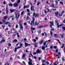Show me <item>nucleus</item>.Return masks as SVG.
I'll return each mask as SVG.
<instances>
[{
  "instance_id": "1",
  "label": "nucleus",
  "mask_w": 65,
  "mask_h": 65,
  "mask_svg": "<svg viewBox=\"0 0 65 65\" xmlns=\"http://www.w3.org/2000/svg\"><path fill=\"white\" fill-rule=\"evenodd\" d=\"M20 17V14L19 13H17L16 15V18L17 19H19Z\"/></svg>"
},
{
  "instance_id": "2",
  "label": "nucleus",
  "mask_w": 65,
  "mask_h": 65,
  "mask_svg": "<svg viewBox=\"0 0 65 65\" xmlns=\"http://www.w3.org/2000/svg\"><path fill=\"white\" fill-rule=\"evenodd\" d=\"M19 6V4H18V3H15L13 4V6L14 7H17Z\"/></svg>"
},
{
  "instance_id": "3",
  "label": "nucleus",
  "mask_w": 65,
  "mask_h": 65,
  "mask_svg": "<svg viewBox=\"0 0 65 65\" xmlns=\"http://www.w3.org/2000/svg\"><path fill=\"white\" fill-rule=\"evenodd\" d=\"M33 15L35 17H36L38 16V14H36L35 13H34Z\"/></svg>"
},
{
  "instance_id": "4",
  "label": "nucleus",
  "mask_w": 65,
  "mask_h": 65,
  "mask_svg": "<svg viewBox=\"0 0 65 65\" xmlns=\"http://www.w3.org/2000/svg\"><path fill=\"white\" fill-rule=\"evenodd\" d=\"M50 7H54V8H57V7H55V5L54 4H52L50 5Z\"/></svg>"
},
{
  "instance_id": "5",
  "label": "nucleus",
  "mask_w": 65,
  "mask_h": 65,
  "mask_svg": "<svg viewBox=\"0 0 65 65\" xmlns=\"http://www.w3.org/2000/svg\"><path fill=\"white\" fill-rule=\"evenodd\" d=\"M45 62V60H42V65H45V63H43L44 62Z\"/></svg>"
},
{
  "instance_id": "6",
  "label": "nucleus",
  "mask_w": 65,
  "mask_h": 65,
  "mask_svg": "<svg viewBox=\"0 0 65 65\" xmlns=\"http://www.w3.org/2000/svg\"><path fill=\"white\" fill-rule=\"evenodd\" d=\"M29 61L28 62V63H31L32 64V60L30 58H29Z\"/></svg>"
},
{
  "instance_id": "7",
  "label": "nucleus",
  "mask_w": 65,
  "mask_h": 65,
  "mask_svg": "<svg viewBox=\"0 0 65 65\" xmlns=\"http://www.w3.org/2000/svg\"><path fill=\"white\" fill-rule=\"evenodd\" d=\"M25 47H26V46H28V45H30V44H28L27 43H25Z\"/></svg>"
},
{
  "instance_id": "8",
  "label": "nucleus",
  "mask_w": 65,
  "mask_h": 65,
  "mask_svg": "<svg viewBox=\"0 0 65 65\" xmlns=\"http://www.w3.org/2000/svg\"><path fill=\"white\" fill-rule=\"evenodd\" d=\"M15 10L14 9H10V13H12L13 12H14V11Z\"/></svg>"
},
{
  "instance_id": "9",
  "label": "nucleus",
  "mask_w": 65,
  "mask_h": 65,
  "mask_svg": "<svg viewBox=\"0 0 65 65\" xmlns=\"http://www.w3.org/2000/svg\"><path fill=\"white\" fill-rule=\"evenodd\" d=\"M12 18V20H13L14 19H15V17H14V16L13 15H12V16H11L10 17V18Z\"/></svg>"
},
{
  "instance_id": "10",
  "label": "nucleus",
  "mask_w": 65,
  "mask_h": 65,
  "mask_svg": "<svg viewBox=\"0 0 65 65\" xmlns=\"http://www.w3.org/2000/svg\"><path fill=\"white\" fill-rule=\"evenodd\" d=\"M55 14L56 16H58L59 15V12H56L55 13Z\"/></svg>"
},
{
  "instance_id": "11",
  "label": "nucleus",
  "mask_w": 65,
  "mask_h": 65,
  "mask_svg": "<svg viewBox=\"0 0 65 65\" xmlns=\"http://www.w3.org/2000/svg\"><path fill=\"white\" fill-rule=\"evenodd\" d=\"M20 28H21V29H23V25L22 24H20Z\"/></svg>"
},
{
  "instance_id": "12",
  "label": "nucleus",
  "mask_w": 65,
  "mask_h": 65,
  "mask_svg": "<svg viewBox=\"0 0 65 65\" xmlns=\"http://www.w3.org/2000/svg\"><path fill=\"white\" fill-rule=\"evenodd\" d=\"M26 8H29V6H24V9H25Z\"/></svg>"
},
{
  "instance_id": "13",
  "label": "nucleus",
  "mask_w": 65,
  "mask_h": 65,
  "mask_svg": "<svg viewBox=\"0 0 65 65\" xmlns=\"http://www.w3.org/2000/svg\"><path fill=\"white\" fill-rule=\"evenodd\" d=\"M26 56V55L25 54H23L22 55V58H25V56Z\"/></svg>"
},
{
  "instance_id": "14",
  "label": "nucleus",
  "mask_w": 65,
  "mask_h": 65,
  "mask_svg": "<svg viewBox=\"0 0 65 65\" xmlns=\"http://www.w3.org/2000/svg\"><path fill=\"white\" fill-rule=\"evenodd\" d=\"M31 11H34V8H33V7H32V6H31Z\"/></svg>"
},
{
  "instance_id": "15",
  "label": "nucleus",
  "mask_w": 65,
  "mask_h": 65,
  "mask_svg": "<svg viewBox=\"0 0 65 65\" xmlns=\"http://www.w3.org/2000/svg\"><path fill=\"white\" fill-rule=\"evenodd\" d=\"M9 22H8L7 21L6 23H5V24L6 25H7V24H10V23H9Z\"/></svg>"
},
{
  "instance_id": "16",
  "label": "nucleus",
  "mask_w": 65,
  "mask_h": 65,
  "mask_svg": "<svg viewBox=\"0 0 65 65\" xmlns=\"http://www.w3.org/2000/svg\"><path fill=\"white\" fill-rule=\"evenodd\" d=\"M57 35V34H54V37H56V38H57L58 37L56 36Z\"/></svg>"
},
{
  "instance_id": "17",
  "label": "nucleus",
  "mask_w": 65,
  "mask_h": 65,
  "mask_svg": "<svg viewBox=\"0 0 65 65\" xmlns=\"http://www.w3.org/2000/svg\"><path fill=\"white\" fill-rule=\"evenodd\" d=\"M5 40H2V41H1L0 43H2V42H5Z\"/></svg>"
},
{
  "instance_id": "18",
  "label": "nucleus",
  "mask_w": 65,
  "mask_h": 65,
  "mask_svg": "<svg viewBox=\"0 0 65 65\" xmlns=\"http://www.w3.org/2000/svg\"><path fill=\"white\" fill-rule=\"evenodd\" d=\"M6 13L7 14L8 13V9H7V7L6 8Z\"/></svg>"
},
{
  "instance_id": "19",
  "label": "nucleus",
  "mask_w": 65,
  "mask_h": 65,
  "mask_svg": "<svg viewBox=\"0 0 65 65\" xmlns=\"http://www.w3.org/2000/svg\"><path fill=\"white\" fill-rule=\"evenodd\" d=\"M43 27H44V26H39L38 27V28H43Z\"/></svg>"
},
{
  "instance_id": "20",
  "label": "nucleus",
  "mask_w": 65,
  "mask_h": 65,
  "mask_svg": "<svg viewBox=\"0 0 65 65\" xmlns=\"http://www.w3.org/2000/svg\"><path fill=\"white\" fill-rule=\"evenodd\" d=\"M7 19V17L5 16L4 17V20H6Z\"/></svg>"
},
{
  "instance_id": "21",
  "label": "nucleus",
  "mask_w": 65,
  "mask_h": 65,
  "mask_svg": "<svg viewBox=\"0 0 65 65\" xmlns=\"http://www.w3.org/2000/svg\"><path fill=\"white\" fill-rule=\"evenodd\" d=\"M50 24H51L52 26L54 25V23L53 22H52V21H51L50 22Z\"/></svg>"
},
{
  "instance_id": "22",
  "label": "nucleus",
  "mask_w": 65,
  "mask_h": 65,
  "mask_svg": "<svg viewBox=\"0 0 65 65\" xmlns=\"http://www.w3.org/2000/svg\"><path fill=\"white\" fill-rule=\"evenodd\" d=\"M46 9L48 10V12H51V10H50L49 9H48V8H47Z\"/></svg>"
},
{
  "instance_id": "23",
  "label": "nucleus",
  "mask_w": 65,
  "mask_h": 65,
  "mask_svg": "<svg viewBox=\"0 0 65 65\" xmlns=\"http://www.w3.org/2000/svg\"><path fill=\"white\" fill-rule=\"evenodd\" d=\"M29 19H30V18H29V17H28V16H27V18L26 20L27 21V20H29Z\"/></svg>"
},
{
  "instance_id": "24",
  "label": "nucleus",
  "mask_w": 65,
  "mask_h": 65,
  "mask_svg": "<svg viewBox=\"0 0 65 65\" xmlns=\"http://www.w3.org/2000/svg\"><path fill=\"white\" fill-rule=\"evenodd\" d=\"M34 21H35V18H33V23H32V25L34 23Z\"/></svg>"
},
{
  "instance_id": "25",
  "label": "nucleus",
  "mask_w": 65,
  "mask_h": 65,
  "mask_svg": "<svg viewBox=\"0 0 65 65\" xmlns=\"http://www.w3.org/2000/svg\"><path fill=\"white\" fill-rule=\"evenodd\" d=\"M37 53H40V51H39V50H38L37 51H36Z\"/></svg>"
},
{
  "instance_id": "26",
  "label": "nucleus",
  "mask_w": 65,
  "mask_h": 65,
  "mask_svg": "<svg viewBox=\"0 0 65 65\" xmlns=\"http://www.w3.org/2000/svg\"><path fill=\"white\" fill-rule=\"evenodd\" d=\"M9 6H12L13 5H12V4L11 3V4H9Z\"/></svg>"
},
{
  "instance_id": "27",
  "label": "nucleus",
  "mask_w": 65,
  "mask_h": 65,
  "mask_svg": "<svg viewBox=\"0 0 65 65\" xmlns=\"http://www.w3.org/2000/svg\"><path fill=\"white\" fill-rule=\"evenodd\" d=\"M50 34H51L52 36L53 37V33H52V31H50Z\"/></svg>"
},
{
  "instance_id": "28",
  "label": "nucleus",
  "mask_w": 65,
  "mask_h": 65,
  "mask_svg": "<svg viewBox=\"0 0 65 65\" xmlns=\"http://www.w3.org/2000/svg\"><path fill=\"white\" fill-rule=\"evenodd\" d=\"M21 2V0H18V1H17V3H20V2Z\"/></svg>"
},
{
  "instance_id": "29",
  "label": "nucleus",
  "mask_w": 65,
  "mask_h": 65,
  "mask_svg": "<svg viewBox=\"0 0 65 65\" xmlns=\"http://www.w3.org/2000/svg\"><path fill=\"white\" fill-rule=\"evenodd\" d=\"M43 40H42L40 42V43H43Z\"/></svg>"
},
{
  "instance_id": "30",
  "label": "nucleus",
  "mask_w": 65,
  "mask_h": 65,
  "mask_svg": "<svg viewBox=\"0 0 65 65\" xmlns=\"http://www.w3.org/2000/svg\"><path fill=\"white\" fill-rule=\"evenodd\" d=\"M42 50H45V47H44L43 46H42Z\"/></svg>"
},
{
  "instance_id": "31",
  "label": "nucleus",
  "mask_w": 65,
  "mask_h": 65,
  "mask_svg": "<svg viewBox=\"0 0 65 65\" xmlns=\"http://www.w3.org/2000/svg\"><path fill=\"white\" fill-rule=\"evenodd\" d=\"M35 26H36V25H37H37H38V23H37V22H36L35 23Z\"/></svg>"
},
{
  "instance_id": "32",
  "label": "nucleus",
  "mask_w": 65,
  "mask_h": 65,
  "mask_svg": "<svg viewBox=\"0 0 65 65\" xmlns=\"http://www.w3.org/2000/svg\"><path fill=\"white\" fill-rule=\"evenodd\" d=\"M31 30H35V28H34L31 27Z\"/></svg>"
},
{
  "instance_id": "33",
  "label": "nucleus",
  "mask_w": 65,
  "mask_h": 65,
  "mask_svg": "<svg viewBox=\"0 0 65 65\" xmlns=\"http://www.w3.org/2000/svg\"><path fill=\"white\" fill-rule=\"evenodd\" d=\"M57 41H58V42L59 43H61V42H60V41H59V40L57 39Z\"/></svg>"
},
{
  "instance_id": "34",
  "label": "nucleus",
  "mask_w": 65,
  "mask_h": 65,
  "mask_svg": "<svg viewBox=\"0 0 65 65\" xmlns=\"http://www.w3.org/2000/svg\"><path fill=\"white\" fill-rule=\"evenodd\" d=\"M38 32L39 33H41V30H39L38 31Z\"/></svg>"
},
{
  "instance_id": "35",
  "label": "nucleus",
  "mask_w": 65,
  "mask_h": 65,
  "mask_svg": "<svg viewBox=\"0 0 65 65\" xmlns=\"http://www.w3.org/2000/svg\"><path fill=\"white\" fill-rule=\"evenodd\" d=\"M2 21H3V23H5V22H6V21H5L4 20H3Z\"/></svg>"
},
{
  "instance_id": "36",
  "label": "nucleus",
  "mask_w": 65,
  "mask_h": 65,
  "mask_svg": "<svg viewBox=\"0 0 65 65\" xmlns=\"http://www.w3.org/2000/svg\"><path fill=\"white\" fill-rule=\"evenodd\" d=\"M61 37H62V38H63V37H64V35H61Z\"/></svg>"
},
{
  "instance_id": "37",
  "label": "nucleus",
  "mask_w": 65,
  "mask_h": 65,
  "mask_svg": "<svg viewBox=\"0 0 65 65\" xmlns=\"http://www.w3.org/2000/svg\"><path fill=\"white\" fill-rule=\"evenodd\" d=\"M17 47H16V48H15V52H17Z\"/></svg>"
},
{
  "instance_id": "38",
  "label": "nucleus",
  "mask_w": 65,
  "mask_h": 65,
  "mask_svg": "<svg viewBox=\"0 0 65 65\" xmlns=\"http://www.w3.org/2000/svg\"><path fill=\"white\" fill-rule=\"evenodd\" d=\"M28 65H33V64H32V63H28Z\"/></svg>"
},
{
  "instance_id": "39",
  "label": "nucleus",
  "mask_w": 65,
  "mask_h": 65,
  "mask_svg": "<svg viewBox=\"0 0 65 65\" xmlns=\"http://www.w3.org/2000/svg\"><path fill=\"white\" fill-rule=\"evenodd\" d=\"M8 45L9 46H11V43H9L8 44Z\"/></svg>"
},
{
  "instance_id": "40",
  "label": "nucleus",
  "mask_w": 65,
  "mask_h": 65,
  "mask_svg": "<svg viewBox=\"0 0 65 65\" xmlns=\"http://www.w3.org/2000/svg\"><path fill=\"white\" fill-rule=\"evenodd\" d=\"M24 11H22L21 13V15H23V13H24Z\"/></svg>"
},
{
  "instance_id": "41",
  "label": "nucleus",
  "mask_w": 65,
  "mask_h": 65,
  "mask_svg": "<svg viewBox=\"0 0 65 65\" xmlns=\"http://www.w3.org/2000/svg\"><path fill=\"white\" fill-rule=\"evenodd\" d=\"M52 29H51V31H54V28H53L52 27Z\"/></svg>"
},
{
  "instance_id": "42",
  "label": "nucleus",
  "mask_w": 65,
  "mask_h": 65,
  "mask_svg": "<svg viewBox=\"0 0 65 65\" xmlns=\"http://www.w3.org/2000/svg\"><path fill=\"white\" fill-rule=\"evenodd\" d=\"M21 22H22V20H20V21H19V24H21Z\"/></svg>"
},
{
  "instance_id": "43",
  "label": "nucleus",
  "mask_w": 65,
  "mask_h": 65,
  "mask_svg": "<svg viewBox=\"0 0 65 65\" xmlns=\"http://www.w3.org/2000/svg\"><path fill=\"white\" fill-rule=\"evenodd\" d=\"M3 4H6V2H5V1H4L3 2Z\"/></svg>"
},
{
  "instance_id": "44",
  "label": "nucleus",
  "mask_w": 65,
  "mask_h": 65,
  "mask_svg": "<svg viewBox=\"0 0 65 65\" xmlns=\"http://www.w3.org/2000/svg\"><path fill=\"white\" fill-rule=\"evenodd\" d=\"M33 40V41L34 42H36V40L35 39H34Z\"/></svg>"
},
{
  "instance_id": "45",
  "label": "nucleus",
  "mask_w": 65,
  "mask_h": 65,
  "mask_svg": "<svg viewBox=\"0 0 65 65\" xmlns=\"http://www.w3.org/2000/svg\"><path fill=\"white\" fill-rule=\"evenodd\" d=\"M17 40L15 39L14 40V42H17Z\"/></svg>"
},
{
  "instance_id": "46",
  "label": "nucleus",
  "mask_w": 65,
  "mask_h": 65,
  "mask_svg": "<svg viewBox=\"0 0 65 65\" xmlns=\"http://www.w3.org/2000/svg\"><path fill=\"white\" fill-rule=\"evenodd\" d=\"M39 4H40V2H38L37 4V5L38 6Z\"/></svg>"
},
{
  "instance_id": "47",
  "label": "nucleus",
  "mask_w": 65,
  "mask_h": 65,
  "mask_svg": "<svg viewBox=\"0 0 65 65\" xmlns=\"http://www.w3.org/2000/svg\"><path fill=\"white\" fill-rule=\"evenodd\" d=\"M27 12H29L30 11L28 9H27Z\"/></svg>"
},
{
  "instance_id": "48",
  "label": "nucleus",
  "mask_w": 65,
  "mask_h": 65,
  "mask_svg": "<svg viewBox=\"0 0 65 65\" xmlns=\"http://www.w3.org/2000/svg\"><path fill=\"white\" fill-rule=\"evenodd\" d=\"M22 46V47H23V44H20V46Z\"/></svg>"
},
{
  "instance_id": "49",
  "label": "nucleus",
  "mask_w": 65,
  "mask_h": 65,
  "mask_svg": "<svg viewBox=\"0 0 65 65\" xmlns=\"http://www.w3.org/2000/svg\"><path fill=\"white\" fill-rule=\"evenodd\" d=\"M60 4H62V5H63V3L62 2H60Z\"/></svg>"
},
{
  "instance_id": "50",
  "label": "nucleus",
  "mask_w": 65,
  "mask_h": 65,
  "mask_svg": "<svg viewBox=\"0 0 65 65\" xmlns=\"http://www.w3.org/2000/svg\"><path fill=\"white\" fill-rule=\"evenodd\" d=\"M56 4H58V1H57V0L56 1H55Z\"/></svg>"
},
{
  "instance_id": "51",
  "label": "nucleus",
  "mask_w": 65,
  "mask_h": 65,
  "mask_svg": "<svg viewBox=\"0 0 65 65\" xmlns=\"http://www.w3.org/2000/svg\"><path fill=\"white\" fill-rule=\"evenodd\" d=\"M62 14L61 13V14H60L59 15V16H60V17H61L62 15Z\"/></svg>"
},
{
  "instance_id": "52",
  "label": "nucleus",
  "mask_w": 65,
  "mask_h": 65,
  "mask_svg": "<svg viewBox=\"0 0 65 65\" xmlns=\"http://www.w3.org/2000/svg\"><path fill=\"white\" fill-rule=\"evenodd\" d=\"M32 23H33V21H31V23H30V25H32Z\"/></svg>"
},
{
  "instance_id": "53",
  "label": "nucleus",
  "mask_w": 65,
  "mask_h": 65,
  "mask_svg": "<svg viewBox=\"0 0 65 65\" xmlns=\"http://www.w3.org/2000/svg\"><path fill=\"white\" fill-rule=\"evenodd\" d=\"M63 23H65V19H64L63 21Z\"/></svg>"
},
{
  "instance_id": "54",
  "label": "nucleus",
  "mask_w": 65,
  "mask_h": 65,
  "mask_svg": "<svg viewBox=\"0 0 65 65\" xmlns=\"http://www.w3.org/2000/svg\"><path fill=\"white\" fill-rule=\"evenodd\" d=\"M46 63L47 64H49V62L48 61H46Z\"/></svg>"
},
{
  "instance_id": "55",
  "label": "nucleus",
  "mask_w": 65,
  "mask_h": 65,
  "mask_svg": "<svg viewBox=\"0 0 65 65\" xmlns=\"http://www.w3.org/2000/svg\"><path fill=\"white\" fill-rule=\"evenodd\" d=\"M64 11H63L62 12H61V14H63V13H64Z\"/></svg>"
},
{
  "instance_id": "56",
  "label": "nucleus",
  "mask_w": 65,
  "mask_h": 65,
  "mask_svg": "<svg viewBox=\"0 0 65 65\" xmlns=\"http://www.w3.org/2000/svg\"><path fill=\"white\" fill-rule=\"evenodd\" d=\"M62 28L64 29V30H65V27H62Z\"/></svg>"
},
{
  "instance_id": "57",
  "label": "nucleus",
  "mask_w": 65,
  "mask_h": 65,
  "mask_svg": "<svg viewBox=\"0 0 65 65\" xmlns=\"http://www.w3.org/2000/svg\"><path fill=\"white\" fill-rule=\"evenodd\" d=\"M18 47V48H21V47H22L20 46H19Z\"/></svg>"
},
{
  "instance_id": "58",
  "label": "nucleus",
  "mask_w": 65,
  "mask_h": 65,
  "mask_svg": "<svg viewBox=\"0 0 65 65\" xmlns=\"http://www.w3.org/2000/svg\"><path fill=\"white\" fill-rule=\"evenodd\" d=\"M23 63H24V64L25 65H26V63H25V62L24 61H23Z\"/></svg>"
},
{
  "instance_id": "59",
  "label": "nucleus",
  "mask_w": 65,
  "mask_h": 65,
  "mask_svg": "<svg viewBox=\"0 0 65 65\" xmlns=\"http://www.w3.org/2000/svg\"><path fill=\"white\" fill-rule=\"evenodd\" d=\"M45 44H46V42H44V43H43L44 45H45Z\"/></svg>"
},
{
  "instance_id": "60",
  "label": "nucleus",
  "mask_w": 65,
  "mask_h": 65,
  "mask_svg": "<svg viewBox=\"0 0 65 65\" xmlns=\"http://www.w3.org/2000/svg\"><path fill=\"white\" fill-rule=\"evenodd\" d=\"M2 36V35H0V38H1Z\"/></svg>"
},
{
  "instance_id": "61",
  "label": "nucleus",
  "mask_w": 65,
  "mask_h": 65,
  "mask_svg": "<svg viewBox=\"0 0 65 65\" xmlns=\"http://www.w3.org/2000/svg\"><path fill=\"white\" fill-rule=\"evenodd\" d=\"M34 58V59H36V57L35 56H34L33 57Z\"/></svg>"
},
{
  "instance_id": "62",
  "label": "nucleus",
  "mask_w": 65,
  "mask_h": 65,
  "mask_svg": "<svg viewBox=\"0 0 65 65\" xmlns=\"http://www.w3.org/2000/svg\"><path fill=\"white\" fill-rule=\"evenodd\" d=\"M18 27V24H17L16 26V28H17Z\"/></svg>"
},
{
  "instance_id": "63",
  "label": "nucleus",
  "mask_w": 65,
  "mask_h": 65,
  "mask_svg": "<svg viewBox=\"0 0 65 65\" xmlns=\"http://www.w3.org/2000/svg\"><path fill=\"white\" fill-rule=\"evenodd\" d=\"M28 15H30V13H28Z\"/></svg>"
},
{
  "instance_id": "64",
  "label": "nucleus",
  "mask_w": 65,
  "mask_h": 65,
  "mask_svg": "<svg viewBox=\"0 0 65 65\" xmlns=\"http://www.w3.org/2000/svg\"><path fill=\"white\" fill-rule=\"evenodd\" d=\"M17 36L18 38H19L20 37V36L19 35H17Z\"/></svg>"
}]
</instances>
